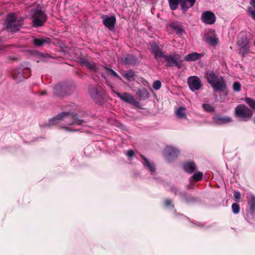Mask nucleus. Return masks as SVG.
Listing matches in <instances>:
<instances>
[{"mask_svg": "<svg viewBox=\"0 0 255 255\" xmlns=\"http://www.w3.org/2000/svg\"><path fill=\"white\" fill-rule=\"evenodd\" d=\"M163 153L167 160L170 161L177 157L179 151L173 147L166 146L163 150Z\"/></svg>", "mask_w": 255, "mask_h": 255, "instance_id": "9b49d317", "label": "nucleus"}, {"mask_svg": "<svg viewBox=\"0 0 255 255\" xmlns=\"http://www.w3.org/2000/svg\"><path fill=\"white\" fill-rule=\"evenodd\" d=\"M136 95L142 100H145L149 97V94L145 88L138 89L136 92Z\"/></svg>", "mask_w": 255, "mask_h": 255, "instance_id": "5701e85b", "label": "nucleus"}, {"mask_svg": "<svg viewBox=\"0 0 255 255\" xmlns=\"http://www.w3.org/2000/svg\"><path fill=\"white\" fill-rule=\"evenodd\" d=\"M183 166L185 171L190 174L193 173L196 170L195 163L193 161L187 162Z\"/></svg>", "mask_w": 255, "mask_h": 255, "instance_id": "412c9836", "label": "nucleus"}, {"mask_svg": "<svg viewBox=\"0 0 255 255\" xmlns=\"http://www.w3.org/2000/svg\"><path fill=\"white\" fill-rule=\"evenodd\" d=\"M233 89L235 91L239 92L241 91V84L238 82H236L234 83L233 86Z\"/></svg>", "mask_w": 255, "mask_h": 255, "instance_id": "58836bf2", "label": "nucleus"}, {"mask_svg": "<svg viewBox=\"0 0 255 255\" xmlns=\"http://www.w3.org/2000/svg\"><path fill=\"white\" fill-rule=\"evenodd\" d=\"M254 122H255V117Z\"/></svg>", "mask_w": 255, "mask_h": 255, "instance_id": "de8ad7c7", "label": "nucleus"}, {"mask_svg": "<svg viewBox=\"0 0 255 255\" xmlns=\"http://www.w3.org/2000/svg\"><path fill=\"white\" fill-rule=\"evenodd\" d=\"M191 178L195 180V181H199L202 179L203 178V173L201 172H198L194 174Z\"/></svg>", "mask_w": 255, "mask_h": 255, "instance_id": "473e14b6", "label": "nucleus"}, {"mask_svg": "<svg viewBox=\"0 0 255 255\" xmlns=\"http://www.w3.org/2000/svg\"><path fill=\"white\" fill-rule=\"evenodd\" d=\"M30 13L33 19L32 25L35 27L42 26L47 20V15L41 9H32Z\"/></svg>", "mask_w": 255, "mask_h": 255, "instance_id": "20e7f679", "label": "nucleus"}, {"mask_svg": "<svg viewBox=\"0 0 255 255\" xmlns=\"http://www.w3.org/2000/svg\"><path fill=\"white\" fill-rule=\"evenodd\" d=\"M161 86V82L159 80L154 81L153 83L152 87L155 90H159Z\"/></svg>", "mask_w": 255, "mask_h": 255, "instance_id": "4c0bfd02", "label": "nucleus"}, {"mask_svg": "<svg viewBox=\"0 0 255 255\" xmlns=\"http://www.w3.org/2000/svg\"><path fill=\"white\" fill-rule=\"evenodd\" d=\"M201 20L205 24H213L216 21V16L213 12L207 10L202 13Z\"/></svg>", "mask_w": 255, "mask_h": 255, "instance_id": "f8f14e48", "label": "nucleus"}, {"mask_svg": "<svg viewBox=\"0 0 255 255\" xmlns=\"http://www.w3.org/2000/svg\"><path fill=\"white\" fill-rule=\"evenodd\" d=\"M235 113L237 117L246 121L253 115V111L244 104L238 105L235 108Z\"/></svg>", "mask_w": 255, "mask_h": 255, "instance_id": "0eeeda50", "label": "nucleus"}, {"mask_svg": "<svg viewBox=\"0 0 255 255\" xmlns=\"http://www.w3.org/2000/svg\"><path fill=\"white\" fill-rule=\"evenodd\" d=\"M254 45H255V41H254Z\"/></svg>", "mask_w": 255, "mask_h": 255, "instance_id": "09e8293b", "label": "nucleus"}, {"mask_svg": "<svg viewBox=\"0 0 255 255\" xmlns=\"http://www.w3.org/2000/svg\"><path fill=\"white\" fill-rule=\"evenodd\" d=\"M181 1L182 0H168L170 9L172 10L176 9Z\"/></svg>", "mask_w": 255, "mask_h": 255, "instance_id": "bb28decb", "label": "nucleus"}, {"mask_svg": "<svg viewBox=\"0 0 255 255\" xmlns=\"http://www.w3.org/2000/svg\"><path fill=\"white\" fill-rule=\"evenodd\" d=\"M250 209L251 211L254 213L255 212V196L252 195L250 201Z\"/></svg>", "mask_w": 255, "mask_h": 255, "instance_id": "7c9ffc66", "label": "nucleus"}, {"mask_svg": "<svg viewBox=\"0 0 255 255\" xmlns=\"http://www.w3.org/2000/svg\"><path fill=\"white\" fill-rule=\"evenodd\" d=\"M169 190L173 193H175V194H179L180 195H181V196H185V193H182L181 192H180L178 189L174 186H172L170 187V189H169Z\"/></svg>", "mask_w": 255, "mask_h": 255, "instance_id": "f704fd0d", "label": "nucleus"}, {"mask_svg": "<svg viewBox=\"0 0 255 255\" xmlns=\"http://www.w3.org/2000/svg\"><path fill=\"white\" fill-rule=\"evenodd\" d=\"M5 27L11 32H16L19 30L20 26L22 25L21 21L16 20L14 13L9 14L5 22Z\"/></svg>", "mask_w": 255, "mask_h": 255, "instance_id": "6e6552de", "label": "nucleus"}, {"mask_svg": "<svg viewBox=\"0 0 255 255\" xmlns=\"http://www.w3.org/2000/svg\"><path fill=\"white\" fill-rule=\"evenodd\" d=\"M51 42V39L49 38L38 39L34 38L33 39V43L38 46H42L45 44L50 43Z\"/></svg>", "mask_w": 255, "mask_h": 255, "instance_id": "393cba45", "label": "nucleus"}, {"mask_svg": "<svg viewBox=\"0 0 255 255\" xmlns=\"http://www.w3.org/2000/svg\"><path fill=\"white\" fill-rule=\"evenodd\" d=\"M187 83L191 91L194 92L199 90L202 86L201 81L198 76H190L187 79Z\"/></svg>", "mask_w": 255, "mask_h": 255, "instance_id": "9d476101", "label": "nucleus"}, {"mask_svg": "<svg viewBox=\"0 0 255 255\" xmlns=\"http://www.w3.org/2000/svg\"><path fill=\"white\" fill-rule=\"evenodd\" d=\"M206 78L215 92L225 91L227 89L226 82L222 77H218L213 71L206 74Z\"/></svg>", "mask_w": 255, "mask_h": 255, "instance_id": "7ed1b4c3", "label": "nucleus"}, {"mask_svg": "<svg viewBox=\"0 0 255 255\" xmlns=\"http://www.w3.org/2000/svg\"><path fill=\"white\" fill-rule=\"evenodd\" d=\"M137 62L136 59L132 55H128L124 59V62L127 64H135Z\"/></svg>", "mask_w": 255, "mask_h": 255, "instance_id": "a878e982", "label": "nucleus"}, {"mask_svg": "<svg viewBox=\"0 0 255 255\" xmlns=\"http://www.w3.org/2000/svg\"><path fill=\"white\" fill-rule=\"evenodd\" d=\"M195 1L196 0H182L180 3L182 10L185 13L189 8L193 6Z\"/></svg>", "mask_w": 255, "mask_h": 255, "instance_id": "dca6fc26", "label": "nucleus"}, {"mask_svg": "<svg viewBox=\"0 0 255 255\" xmlns=\"http://www.w3.org/2000/svg\"><path fill=\"white\" fill-rule=\"evenodd\" d=\"M240 206L238 204L235 203H233L232 205V209L233 213L235 214H237L240 212Z\"/></svg>", "mask_w": 255, "mask_h": 255, "instance_id": "e433bc0d", "label": "nucleus"}, {"mask_svg": "<svg viewBox=\"0 0 255 255\" xmlns=\"http://www.w3.org/2000/svg\"><path fill=\"white\" fill-rule=\"evenodd\" d=\"M66 119L72 120L69 122H66L67 126L80 125L84 122L83 120L78 119L76 114L69 112H62L49 121V126L58 124L60 122L64 121Z\"/></svg>", "mask_w": 255, "mask_h": 255, "instance_id": "f03ea898", "label": "nucleus"}, {"mask_svg": "<svg viewBox=\"0 0 255 255\" xmlns=\"http://www.w3.org/2000/svg\"><path fill=\"white\" fill-rule=\"evenodd\" d=\"M102 19L104 25L110 30H113L115 28V25L116 22V18L115 16H109L107 15H102Z\"/></svg>", "mask_w": 255, "mask_h": 255, "instance_id": "ddd939ff", "label": "nucleus"}, {"mask_svg": "<svg viewBox=\"0 0 255 255\" xmlns=\"http://www.w3.org/2000/svg\"><path fill=\"white\" fill-rule=\"evenodd\" d=\"M169 26L172 30L175 31L177 34L182 35L184 32L181 25H180L178 21H173L171 22Z\"/></svg>", "mask_w": 255, "mask_h": 255, "instance_id": "f3484780", "label": "nucleus"}, {"mask_svg": "<svg viewBox=\"0 0 255 255\" xmlns=\"http://www.w3.org/2000/svg\"><path fill=\"white\" fill-rule=\"evenodd\" d=\"M202 56V54L200 53L193 52L185 56L184 59L188 62L194 61L201 58Z\"/></svg>", "mask_w": 255, "mask_h": 255, "instance_id": "4be33fe9", "label": "nucleus"}, {"mask_svg": "<svg viewBox=\"0 0 255 255\" xmlns=\"http://www.w3.org/2000/svg\"><path fill=\"white\" fill-rule=\"evenodd\" d=\"M117 96L120 98L123 101L130 104L136 108L140 107V103L137 101L134 97L131 96L129 93L125 92L122 94H121L119 92H116L114 90L113 91Z\"/></svg>", "mask_w": 255, "mask_h": 255, "instance_id": "1a4fd4ad", "label": "nucleus"}, {"mask_svg": "<svg viewBox=\"0 0 255 255\" xmlns=\"http://www.w3.org/2000/svg\"><path fill=\"white\" fill-rule=\"evenodd\" d=\"M202 107L204 110L208 112H212L215 111V108L212 105L209 104H203Z\"/></svg>", "mask_w": 255, "mask_h": 255, "instance_id": "2f4dec72", "label": "nucleus"}, {"mask_svg": "<svg viewBox=\"0 0 255 255\" xmlns=\"http://www.w3.org/2000/svg\"><path fill=\"white\" fill-rule=\"evenodd\" d=\"M80 62L82 65L86 66L88 69L91 71H96L97 69V67L95 63L90 62L86 59H81Z\"/></svg>", "mask_w": 255, "mask_h": 255, "instance_id": "6ab92c4d", "label": "nucleus"}, {"mask_svg": "<svg viewBox=\"0 0 255 255\" xmlns=\"http://www.w3.org/2000/svg\"><path fill=\"white\" fill-rule=\"evenodd\" d=\"M24 68L23 66H22V68H19L15 70L14 73L13 74V79L17 82H20L22 81L23 79H26L28 77L27 75H26L23 72L21 73L23 69ZM28 68L27 67H25V68Z\"/></svg>", "mask_w": 255, "mask_h": 255, "instance_id": "4468645a", "label": "nucleus"}, {"mask_svg": "<svg viewBox=\"0 0 255 255\" xmlns=\"http://www.w3.org/2000/svg\"><path fill=\"white\" fill-rule=\"evenodd\" d=\"M105 69L108 73L111 74L113 76H114L117 78H118L119 79L121 80V78L120 77V76L117 74V73H116L112 69L106 67H105Z\"/></svg>", "mask_w": 255, "mask_h": 255, "instance_id": "c9c22d12", "label": "nucleus"}, {"mask_svg": "<svg viewBox=\"0 0 255 255\" xmlns=\"http://www.w3.org/2000/svg\"><path fill=\"white\" fill-rule=\"evenodd\" d=\"M178 60H176V63L174 64V66H177L178 67V68L179 69L181 68V66H180V64L179 63Z\"/></svg>", "mask_w": 255, "mask_h": 255, "instance_id": "49530a36", "label": "nucleus"}, {"mask_svg": "<svg viewBox=\"0 0 255 255\" xmlns=\"http://www.w3.org/2000/svg\"><path fill=\"white\" fill-rule=\"evenodd\" d=\"M186 110V109L185 107H180L178 108L175 111V115L179 119H186L187 117Z\"/></svg>", "mask_w": 255, "mask_h": 255, "instance_id": "b1692460", "label": "nucleus"}, {"mask_svg": "<svg viewBox=\"0 0 255 255\" xmlns=\"http://www.w3.org/2000/svg\"><path fill=\"white\" fill-rule=\"evenodd\" d=\"M140 156L144 160V162L143 163L144 167L147 169L151 172V174H153L155 172V168L154 164L150 163L147 159L142 155Z\"/></svg>", "mask_w": 255, "mask_h": 255, "instance_id": "aec40b11", "label": "nucleus"}, {"mask_svg": "<svg viewBox=\"0 0 255 255\" xmlns=\"http://www.w3.org/2000/svg\"><path fill=\"white\" fill-rule=\"evenodd\" d=\"M123 76L128 81H134V77L135 76V74L132 70H129L126 73H124Z\"/></svg>", "mask_w": 255, "mask_h": 255, "instance_id": "cd10ccee", "label": "nucleus"}, {"mask_svg": "<svg viewBox=\"0 0 255 255\" xmlns=\"http://www.w3.org/2000/svg\"><path fill=\"white\" fill-rule=\"evenodd\" d=\"M206 41L211 45H215L218 43V38L216 36H209L206 38Z\"/></svg>", "mask_w": 255, "mask_h": 255, "instance_id": "c756f323", "label": "nucleus"}, {"mask_svg": "<svg viewBox=\"0 0 255 255\" xmlns=\"http://www.w3.org/2000/svg\"><path fill=\"white\" fill-rule=\"evenodd\" d=\"M62 128L65 129L67 131H76L79 130H72L67 127H62Z\"/></svg>", "mask_w": 255, "mask_h": 255, "instance_id": "c03bdc74", "label": "nucleus"}, {"mask_svg": "<svg viewBox=\"0 0 255 255\" xmlns=\"http://www.w3.org/2000/svg\"><path fill=\"white\" fill-rule=\"evenodd\" d=\"M250 3L251 5L250 7H253L255 9V0H250Z\"/></svg>", "mask_w": 255, "mask_h": 255, "instance_id": "37998d69", "label": "nucleus"}, {"mask_svg": "<svg viewBox=\"0 0 255 255\" xmlns=\"http://www.w3.org/2000/svg\"><path fill=\"white\" fill-rule=\"evenodd\" d=\"M186 201L187 202H189L190 201H195V199L193 197H191V198H186Z\"/></svg>", "mask_w": 255, "mask_h": 255, "instance_id": "a18cd8bd", "label": "nucleus"}, {"mask_svg": "<svg viewBox=\"0 0 255 255\" xmlns=\"http://www.w3.org/2000/svg\"><path fill=\"white\" fill-rule=\"evenodd\" d=\"M237 44L240 47L239 53L242 56H244L249 51V39L247 34L244 32H241L238 37Z\"/></svg>", "mask_w": 255, "mask_h": 255, "instance_id": "423d86ee", "label": "nucleus"}, {"mask_svg": "<svg viewBox=\"0 0 255 255\" xmlns=\"http://www.w3.org/2000/svg\"><path fill=\"white\" fill-rule=\"evenodd\" d=\"M149 49L156 60H158L160 58H164L167 62L166 66L167 67H173L174 64L176 63V60H178L180 58L179 55L175 53L173 54L165 55L162 49L156 43L150 44Z\"/></svg>", "mask_w": 255, "mask_h": 255, "instance_id": "f257e3e1", "label": "nucleus"}, {"mask_svg": "<svg viewBox=\"0 0 255 255\" xmlns=\"http://www.w3.org/2000/svg\"><path fill=\"white\" fill-rule=\"evenodd\" d=\"M127 155L128 157H132L134 155V153L132 150H128L127 151Z\"/></svg>", "mask_w": 255, "mask_h": 255, "instance_id": "79ce46f5", "label": "nucleus"}, {"mask_svg": "<svg viewBox=\"0 0 255 255\" xmlns=\"http://www.w3.org/2000/svg\"><path fill=\"white\" fill-rule=\"evenodd\" d=\"M241 194L239 191H235L234 193V198L235 200L237 202H238L239 200L241 199Z\"/></svg>", "mask_w": 255, "mask_h": 255, "instance_id": "ea45409f", "label": "nucleus"}, {"mask_svg": "<svg viewBox=\"0 0 255 255\" xmlns=\"http://www.w3.org/2000/svg\"><path fill=\"white\" fill-rule=\"evenodd\" d=\"M89 93L92 99L98 104L102 105L103 102L104 90L99 85H91L88 88Z\"/></svg>", "mask_w": 255, "mask_h": 255, "instance_id": "39448f33", "label": "nucleus"}, {"mask_svg": "<svg viewBox=\"0 0 255 255\" xmlns=\"http://www.w3.org/2000/svg\"><path fill=\"white\" fill-rule=\"evenodd\" d=\"M165 205L166 207H171L172 208L174 207L173 205L171 203V201L169 199H167L165 200Z\"/></svg>", "mask_w": 255, "mask_h": 255, "instance_id": "a19ab883", "label": "nucleus"}, {"mask_svg": "<svg viewBox=\"0 0 255 255\" xmlns=\"http://www.w3.org/2000/svg\"><path fill=\"white\" fill-rule=\"evenodd\" d=\"M214 122L217 125H222L231 123L232 119L229 116H215L213 118Z\"/></svg>", "mask_w": 255, "mask_h": 255, "instance_id": "2eb2a0df", "label": "nucleus"}, {"mask_svg": "<svg viewBox=\"0 0 255 255\" xmlns=\"http://www.w3.org/2000/svg\"><path fill=\"white\" fill-rule=\"evenodd\" d=\"M66 89V87H64L62 84H58L54 87L53 93L56 96H64L66 95L65 92Z\"/></svg>", "mask_w": 255, "mask_h": 255, "instance_id": "a211bd4d", "label": "nucleus"}, {"mask_svg": "<svg viewBox=\"0 0 255 255\" xmlns=\"http://www.w3.org/2000/svg\"><path fill=\"white\" fill-rule=\"evenodd\" d=\"M245 102L250 106L253 111L255 110V100L252 98L246 97L244 99Z\"/></svg>", "mask_w": 255, "mask_h": 255, "instance_id": "c85d7f7f", "label": "nucleus"}, {"mask_svg": "<svg viewBox=\"0 0 255 255\" xmlns=\"http://www.w3.org/2000/svg\"><path fill=\"white\" fill-rule=\"evenodd\" d=\"M247 12L248 14L250 15L254 20H255V8L248 7Z\"/></svg>", "mask_w": 255, "mask_h": 255, "instance_id": "72a5a7b5", "label": "nucleus"}]
</instances>
